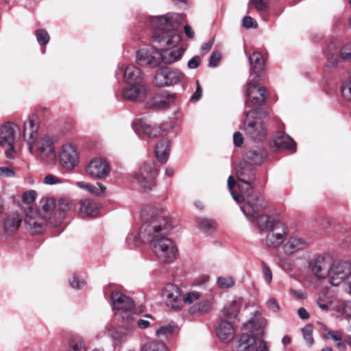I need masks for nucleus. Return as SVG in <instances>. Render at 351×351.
Instances as JSON below:
<instances>
[{
    "label": "nucleus",
    "mask_w": 351,
    "mask_h": 351,
    "mask_svg": "<svg viewBox=\"0 0 351 351\" xmlns=\"http://www.w3.org/2000/svg\"><path fill=\"white\" fill-rule=\"evenodd\" d=\"M141 238L150 243L152 250L160 262L173 263L178 257V250L175 243L165 236L171 229V225L165 212L149 208L141 212Z\"/></svg>",
    "instance_id": "obj_1"
},
{
    "label": "nucleus",
    "mask_w": 351,
    "mask_h": 351,
    "mask_svg": "<svg viewBox=\"0 0 351 351\" xmlns=\"http://www.w3.org/2000/svg\"><path fill=\"white\" fill-rule=\"evenodd\" d=\"M184 18V15L178 13L152 18V24L155 29L152 36L154 47L160 50L162 62L165 64L178 61L184 53L182 49L175 47L181 41V36L176 29Z\"/></svg>",
    "instance_id": "obj_2"
},
{
    "label": "nucleus",
    "mask_w": 351,
    "mask_h": 351,
    "mask_svg": "<svg viewBox=\"0 0 351 351\" xmlns=\"http://www.w3.org/2000/svg\"><path fill=\"white\" fill-rule=\"evenodd\" d=\"M38 129L39 125L36 121L35 117L29 116L27 122L23 125V137L31 153L35 152L45 162H53L56 158L54 136L49 134H43L38 137Z\"/></svg>",
    "instance_id": "obj_3"
},
{
    "label": "nucleus",
    "mask_w": 351,
    "mask_h": 351,
    "mask_svg": "<svg viewBox=\"0 0 351 351\" xmlns=\"http://www.w3.org/2000/svg\"><path fill=\"white\" fill-rule=\"evenodd\" d=\"M236 182L232 176H229L228 179V188L230 191L232 198L238 203L243 202L244 204L241 206V209L246 218L252 220L257 215L258 212L264 207V199L258 195H250L245 190L243 193L239 191L237 193L233 191Z\"/></svg>",
    "instance_id": "obj_4"
},
{
    "label": "nucleus",
    "mask_w": 351,
    "mask_h": 351,
    "mask_svg": "<svg viewBox=\"0 0 351 351\" xmlns=\"http://www.w3.org/2000/svg\"><path fill=\"white\" fill-rule=\"evenodd\" d=\"M245 119L243 121V130L250 139L261 142L267 136V130L263 119L265 113L258 108L245 110Z\"/></svg>",
    "instance_id": "obj_5"
},
{
    "label": "nucleus",
    "mask_w": 351,
    "mask_h": 351,
    "mask_svg": "<svg viewBox=\"0 0 351 351\" xmlns=\"http://www.w3.org/2000/svg\"><path fill=\"white\" fill-rule=\"evenodd\" d=\"M243 328L250 329L251 335H241L237 345L238 351H269L268 343L259 338L263 335L262 328L255 331L253 321L247 322Z\"/></svg>",
    "instance_id": "obj_6"
},
{
    "label": "nucleus",
    "mask_w": 351,
    "mask_h": 351,
    "mask_svg": "<svg viewBox=\"0 0 351 351\" xmlns=\"http://www.w3.org/2000/svg\"><path fill=\"white\" fill-rule=\"evenodd\" d=\"M55 208V201L51 197H43L40 201V209L38 213L34 211L30 206L25 208V222L30 228H41L43 223L39 221V217L45 220L50 219Z\"/></svg>",
    "instance_id": "obj_7"
},
{
    "label": "nucleus",
    "mask_w": 351,
    "mask_h": 351,
    "mask_svg": "<svg viewBox=\"0 0 351 351\" xmlns=\"http://www.w3.org/2000/svg\"><path fill=\"white\" fill-rule=\"evenodd\" d=\"M328 278L333 286H339L343 283L348 285V292L351 295V262L336 261L329 268Z\"/></svg>",
    "instance_id": "obj_8"
},
{
    "label": "nucleus",
    "mask_w": 351,
    "mask_h": 351,
    "mask_svg": "<svg viewBox=\"0 0 351 351\" xmlns=\"http://www.w3.org/2000/svg\"><path fill=\"white\" fill-rule=\"evenodd\" d=\"M158 174L155 163L149 161L141 165L139 172L136 173L134 178L144 191H148L156 186Z\"/></svg>",
    "instance_id": "obj_9"
},
{
    "label": "nucleus",
    "mask_w": 351,
    "mask_h": 351,
    "mask_svg": "<svg viewBox=\"0 0 351 351\" xmlns=\"http://www.w3.org/2000/svg\"><path fill=\"white\" fill-rule=\"evenodd\" d=\"M258 80L259 79H252L243 87V91L247 97L245 110L247 108L254 109L253 106H261L266 99V90L257 83Z\"/></svg>",
    "instance_id": "obj_10"
},
{
    "label": "nucleus",
    "mask_w": 351,
    "mask_h": 351,
    "mask_svg": "<svg viewBox=\"0 0 351 351\" xmlns=\"http://www.w3.org/2000/svg\"><path fill=\"white\" fill-rule=\"evenodd\" d=\"M15 128H19L12 122H6L0 126V145L5 148V154L10 159L16 156L14 147Z\"/></svg>",
    "instance_id": "obj_11"
},
{
    "label": "nucleus",
    "mask_w": 351,
    "mask_h": 351,
    "mask_svg": "<svg viewBox=\"0 0 351 351\" xmlns=\"http://www.w3.org/2000/svg\"><path fill=\"white\" fill-rule=\"evenodd\" d=\"M237 175L239 182L237 187L239 191L243 193L245 190L250 195H256L253 193L252 182L255 180L254 169L252 164L248 162H241L237 167Z\"/></svg>",
    "instance_id": "obj_12"
},
{
    "label": "nucleus",
    "mask_w": 351,
    "mask_h": 351,
    "mask_svg": "<svg viewBox=\"0 0 351 351\" xmlns=\"http://www.w3.org/2000/svg\"><path fill=\"white\" fill-rule=\"evenodd\" d=\"M111 302L117 315L121 317L123 321L130 322L132 317L129 312L134 308V301L119 291H114L111 293Z\"/></svg>",
    "instance_id": "obj_13"
},
{
    "label": "nucleus",
    "mask_w": 351,
    "mask_h": 351,
    "mask_svg": "<svg viewBox=\"0 0 351 351\" xmlns=\"http://www.w3.org/2000/svg\"><path fill=\"white\" fill-rule=\"evenodd\" d=\"M132 128L138 136L145 134L150 138L158 136H165L172 130V125L169 123H163L158 128H152L144 119H136L132 123Z\"/></svg>",
    "instance_id": "obj_14"
},
{
    "label": "nucleus",
    "mask_w": 351,
    "mask_h": 351,
    "mask_svg": "<svg viewBox=\"0 0 351 351\" xmlns=\"http://www.w3.org/2000/svg\"><path fill=\"white\" fill-rule=\"evenodd\" d=\"M184 75L178 69L162 68L158 70L154 77V83L159 87L169 86L181 82Z\"/></svg>",
    "instance_id": "obj_15"
},
{
    "label": "nucleus",
    "mask_w": 351,
    "mask_h": 351,
    "mask_svg": "<svg viewBox=\"0 0 351 351\" xmlns=\"http://www.w3.org/2000/svg\"><path fill=\"white\" fill-rule=\"evenodd\" d=\"M328 50L332 56L328 62L329 66H336L340 60L351 61V43L340 45L336 41H332L328 45Z\"/></svg>",
    "instance_id": "obj_16"
},
{
    "label": "nucleus",
    "mask_w": 351,
    "mask_h": 351,
    "mask_svg": "<svg viewBox=\"0 0 351 351\" xmlns=\"http://www.w3.org/2000/svg\"><path fill=\"white\" fill-rule=\"evenodd\" d=\"M110 166L104 159L96 158L91 160L86 166V173L94 179H106L110 173Z\"/></svg>",
    "instance_id": "obj_17"
},
{
    "label": "nucleus",
    "mask_w": 351,
    "mask_h": 351,
    "mask_svg": "<svg viewBox=\"0 0 351 351\" xmlns=\"http://www.w3.org/2000/svg\"><path fill=\"white\" fill-rule=\"evenodd\" d=\"M162 295L165 304L170 308L178 310L182 308V291L178 287L173 284L166 285Z\"/></svg>",
    "instance_id": "obj_18"
},
{
    "label": "nucleus",
    "mask_w": 351,
    "mask_h": 351,
    "mask_svg": "<svg viewBox=\"0 0 351 351\" xmlns=\"http://www.w3.org/2000/svg\"><path fill=\"white\" fill-rule=\"evenodd\" d=\"M287 229L282 221L276 222L274 226L267 231L266 245L269 247H278L287 235Z\"/></svg>",
    "instance_id": "obj_19"
},
{
    "label": "nucleus",
    "mask_w": 351,
    "mask_h": 351,
    "mask_svg": "<svg viewBox=\"0 0 351 351\" xmlns=\"http://www.w3.org/2000/svg\"><path fill=\"white\" fill-rule=\"evenodd\" d=\"M332 263V258L330 255L318 256L309 262V268L317 278H326L328 277L329 268Z\"/></svg>",
    "instance_id": "obj_20"
},
{
    "label": "nucleus",
    "mask_w": 351,
    "mask_h": 351,
    "mask_svg": "<svg viewBox=\"0 0 351 351\" xmlns=\"http://www.w3.org/2000/svg\"><path fill=\"white\" fill-rule=\"evenodd\" d=\"M136 61L142 66L155 68L162 62V56L158 49L154 51L143 49L136 51Z\"/></svg>",
    "instance_id": "obj_21"
},
{
    "label": "nucleus",
    "mask_w": 351,
    "mask_h": 351,
    "mask_svg": "<svg viewBox=\"0 0 351 351\" xmlns=\"http://www.w3.org/2000/svg\"><path fill=\"white\" fill-rule=\"evenodd\" d=\"M60 160L64 168L71 170L78 162V153L75 145L64 144L60 153Z\"/></svg>",
    "instance_id": "obj_22"
},
{
    "label": "nucleus",
    "mask_w": 351,
    "mask_h": 351,
    "mask_svg": "<svg viewBox=\"0 0 351 351\" xmlns=\"http://www.w3.org/2000/svg\"><path fill=\"white\" fill-rule=\"evenodd\" d=\"M149 89L142 83L131 84V86L125 88L122 93L124 99L131 101H143L147 97Z\"/></svg>",
    "instance_id": "obj_23"
},
{
    "label": "nucleus",
    "mask_w": 351,
    "mask_h": 351,
    "mask_svg": "<svg viewBox=\"0 0 351 351\" xmlns=\"http://www.w3.org/2000/svg\"><path fill=\"white\" fill-rule=\"evenodd\" d=\"M176 95L163 90L156 93L147 103L149 108L162 109L169 106L176 99Z\"/></svg>",
    "instance_id": "obj_24"
},
{
    "label": "nucleus",
    "mask_w": 351,
    "mask_h": 351,
    "mask_svg": "<svg viewBox=\"0 0 351 351\" xmlns=\"http://www.w3.org/2000/svg\"><path fill=\"white\" fill-rule=\"evenodd\" d=\"M234 322L220 317V321L216 328L218 338L224 343L231 341L235 337Z\"/></svg>",
    "instance_id": "obj_25"
},
{
    "label": "nucleus",
    "mask_w": 351,
    "mask_h": 351,
    "mask_svg": "<svg viewBox=\"0 0 351 351\" xmlns=\"http://www.w3.org/2000/svg\"><path fill=\"white\" fill-rule=\"evenodd\" d=\"M124 71V80L128 84L141 83L143 79L141 70L137 66L130 64L124 69L123 65H119L116 75L121 74Z\"/></svg>",
    "instance_id": "obj_26"
},
{
    "label": "nucleus",
    "mask_w": 351,
    "mask_h": 351,
    "mask_svg": "<svg viewBox=\"0 0 351 351\" xmlns=\"http://www.w3.org/2000/svg\"><path fill=\"white\" fill-rule=\"evenodd\" d=\"M308 247V243L303 238L294 236L290 237L283 245L284 252L292 255L305 250Z\"/></svg>",
    "instance_id": "obj_27"
},
{
    "label": "nucleus",
    "mask_w": 351,
    "mask_h": 351,
    "mask_svg": "<svg viewBox=\"0 0 351 351\" xmlns=\"http://www.w3.org/2000/svg\"><path fill=\"white\" fill-rule=\"evenodd\" d=\"M241 304L242 301L240 298L234 299L227 303L221 311L220 317L234 322L239 314Z\"/></svg>",
    "instance_id": "obj_28"
},
{
    "label": "nucleus",
    "mask_w": 351,
    "mask_h": 351,
    "mask_svg": "<svg viewBox=\"0 0 351 351\" xmlns=\"http://www.w3.org/2000/svg\"><path fill=\"white\" fill-rule=\"evenodd\" d=\"M78 213L82 217H95L99 213V207L97 202L90 199H83L80 202Z\"/></svg>",
    "instance_id": "obj_29"
},
{
    "label": "nucleus",
    "mask_w": 351,
    "mask_h": 351,
    "mask_svg": "<svg viewBox=\"0 0 351 351\" xmlns=\"http://www.w3.org/2000/svg\"><path fill=\"white\" fill-rule=\"evenodd\" d=\"M249 61L253 73L252 79H260L265 66V58L259 52H254L250 57Z\"/></svg>",
    "instance_id": "obj_30"
},
{
    "label": "nucleus",
    "mask_w": 351,
    "mask_h": 351,
    "mask_svg": "<svg viewBox=\"0 0 351 351\" xmlns=\"http://www.w3.org/2000/svg\"><path fill=\"white\" fill-rule=\"evenodd\" d=\"M266 207V202L264 200V207L261 208L257 213L256 216L252 219L250 220L247 218V219L250 222H254L255 220L257 221V224L258 227L262 230H266L267 231L270 228H271L273 226H274V223L276 222H279V220H276L271 217V216L268 215H259L260 212L263 210Z\"/></svg>",
    "instance_id": "obj_31"
},
{
    "label": "nucleus",
    "mask_w": 351,
    "mask_h": 351,
    "mask_svg": "<svg viewBox=\"0 0 351 351\" xmlns=\"http://www.w3.org/2000/svg\"><path fill=\"white\" fill-rule=\"evenodd\" d=\"M22 218L17 213H13L9 215L4 220L3 228L5 232L8 234H12L16 232L21 223Z\"/></svg>",
    "instance_id": "obj_32"
},
{
    "label": "nucleus",
    "mask_w": 351,
    "mask_h": 351,
    "mask_svg": "<svg viewBox=\"0 0 351 351\" xmlns=\"http://www.w3.org/2000/svg\"><path fill=\"white\" fill-rule=\"evenodd\" d=\"M75 184L80 189L88 191L91 195L99 197H104L106 195V187L100 182H97L94 185L84 182H77Z\"/></svg>",
    "instance_id": "obj_33"
},
{
    "label": "nucleus",
    "mask_w": 351,
    "mask_h": 351,
    "mask_svg": "<svg viewBox=\"0 0 351 351\" xmlns=\"http://www.w3.org/2000/svg\"><path fill=\"white\" fill-rule=\"evenodd\" d=\"M170 143L167 139L160 141L156 146L155 154L158 160L162 163H165L169 155Z\"/></svg>",
    "instance_id": "obj_34"
},
{
    "label": "nucleus",
    "mask_w": 351,
    "mask_h": 351,
    "mask_svg": "<svg viewBox=\"0 0 351 351\" xmlns=\"http://www.w3.org/2000/svg\"><path fill=\"white\" fill-rule=\"evenodd\" d=\"M274 145L279 149H287L291 152L295 151L294 141L285 134H279L274 138Z\"/></svg>",
    "instance_id": "obj_35"
},
{
    "label": "nucleus",
    "mask_w": 351,
    "mask_h": 351,
    "mask_svg": "<svg viewBox=\"0 0 351 351\" xmlns=\"http://www.w3.org/2000/svg\"><path fill=\"white\" fill-rule=\"evenodd\" d=\"M105 332L112 339L115 345L122 343L126 341V334L110 324H106Z\"/></svg>",
    "instance_id": "obj_36"
},
{
    "label": "nucleus",
    "mask_w": 351,
    "mask_h": 351,
    "mask_svg": "<svg viewBox=\"0 0 351 351\" xmlns=\"http://www.w3.org/2000/svg\"><path fill=\"white\" fill-rule=\"evenodd\" d=\"M266 156V152L263 149L252 150L246 154V158L254 165L262 163Z\"/></svg>",
    "instance_id": "obj_37"
},
{
    "label": "nucleus",
    "mask_w": 351,
    "mask_h": 351,
    "mask_svg": "<svg viewBox=\"0 0 351 351\" xmlns=\"http://www.w3.org/2000/svg\"><path fill=\"white\" fill-rule=\"evenodd\" d=\"M216 284L221 289H229L235 285L236 280L232 276H219L217 278Z\"/></svg>",
    "instance_id": "obj_38"
},
{
    "label": "nucleus",
    "mask_w": 351,
    "mask_h": 351,
    "mask_svg": "<svg viewBox=\"0 0 351 351\" xmlns=\"http://www.w3.org/2000/svg\"><path fill=\"white\" fill-rule=\"evenodd\" d=\"M141 351H167V348L163 343L149 340L143 344Z\"/></svg>",
    "instance_id": "obj_39"
},
{
    "label": "nucleus",
    "mask_w": 351,
    "mask_h": 351,
    "mask_svg": "<svg viewBox=\"0 0 351 351\" xmlns=\"http://www.w3.org/2000/svg\"><path fill=\"white\" fill-rule=\"evenodd\" d=\"M69 351H87L85 341L80 337L71 339L69 343Z\"/></svg>",
    "instance_id": "obj_40"
},
{
    "label": "nucleus",
    "mask_w": 351,
    "mask_h": 351,
    "mask_svg": "<svg viewBox=\"0 0 351 351\" xmlns=\"http://www.w3.org/2000/svg\"><path fill=\"white\" fill-rule=\"evenodd\" d=\"M326 338L332 339L335 343L338 348L342 351L346 350V346L343 340L342 336L339 331H330L326 334Z\"/></svg>",
    "instance_id": "obj_41"
},
{
    "label": "nucleus",
    "mask_w": 351,
    "mask_h": 351,
    "mask_svg": "<svg viewBox=\"0 0 351 351\" xmlns=\"http://www.w3.org/2000/svg\"><path fill=\"white\" fill-rule=\"evenodd\" d=\"M341 96L347 101H351V75L341 86Z\"/></svg>",
    "instance_id": "obj_42"
},
{
    "label": "nucleus",
    "mask_w": 351,
    "mask_h": 351,
    "mask_svg": "<svg viewBox=\"0 0 351 351\" xmlns=\"http://www.w3.org/2000/svg\"><path fill=\"white\" fill-rule=\"evenodd\" d=\"M73 206V201L67 197H60L58 200V209L63 213L71 210Z\"/></svg>",
    "instance_id": "obj_43"
},
{
    "label": "nucleus",
    "mask_w": 351,
    "mask_h": 351,
    "mask_svg": "<svg viewBox=\"0 0 351 351\" xmlns=\"http://www.w3.org/2000/svg\"><path fill=\"white\" fill-rule=\"evenodd\" d=\"M176 326L173 325H166L161 326L157 331L156 335L159 337L167 338L171 336L175 331Z\"/></svg>",
    "instance_id": "obj_44"
},
{
    "label": "nucleus",
    "mask_w": 351,
    "mask_h": 351,
    "mask_svg": "<svg viewBox=\"0 0 351 351\" xmlns=\"http://www.w3.org/2000/svg\"><path fill=\"white\" fill-rule=\"evenodd\" d=\"M304 339L308 345H312L314 342L313 337V326L311 324H306L302 329Z\"/></svg>",
    "instance_id": "obj_45"
},
{
    "label": "nucleus",
    "mask_w": 351,
    "mask_h": 351,
    "mask_svg": "<svg viewBox=\"0 0 351 351\" xmlns=\"http://www.w3.org/2000/svg\"><path fill=\"white\" fill-rule=\"evenodd\" d=\"M200 298V293L197 291H189L182 295L183 304L186 303L191 304L198 300Z\"/></svg>",
    "instance_id": "obj_46"
},
{
    "label": "nucleus",
    "mask_w": 351,
    "mask_h": 351,
    "mask_svg": "<svg viewBox=\"0 0 351 351\" xmlns=\"http://www.w3.org/2000/svg\"><path fill=\"white\" fill-rule=\"evenodd\" d=\"M198 228L204 232H209L213 228V224L209 219L202 218L197 221Z\"/></svg>",
    "instance_id": "obj_47"
},
{
    "label": "nucleus",
    "mask_w": 351,
    "mask_h": 351,
    "mask_svg": "<svg viewBox=\"0 0 351 351\" xmlns=\"http://www.w3.org/2000/svg\"><path fill=\"white\" fill-rule=\"evenodd\" d=\"M37 40L41 45H47L49 40V35L45 29H38L36 33Z\"/></svg>",
    "instance_id": "obj_48"
},
{
    "label": "nucleus",
    "mask_w": 351,
    "mask_h": 351,
    "mask_svg": "<svg viewBox=\"0 0 351 351\" xmlns=\"http://www.w3.org/2000/svg\"><path fill=\"white\" fill-rule=\"evenodd\" d=\"M43 182L48 185H53L63 183V180L52 174H47L43 180Z\"/></svg>",
    "instance_id": "obj_49"
},
{
    "label": "nucleus",
    "mask_w": 351,
    "mask_h": 351,
    "mask_svg": "<svg viewBox=\"0 0 351 351\" xmlns=\"http://www.w3.org/2000/svg\"><path fill=\"white\" fill-rule=\"evenodd\" d=\"M267 308L274 312L278 313L280 310V304L275 298H270L266 302Z\"/></svg>",
    "instance_id": "obj_50"
},
{
    "label": "nucleus",
    "mask_w": 351,
    "mask_h": 351,
    "mask_svg": "<svg viewBox=\"0 0 351 351\" xmlns=\"http://www.w3.org/2000/svg\"><path fill=\"white\" fill-rule=\"evenodd\" d=\"M263 274L265 282L270 284L272 280V272L270 268L265 263H262Z\"/></svg>",
    "instance_id": "obj_51"
},
{
    "label": "nucleus",
    "mask_w": 351,
    "mask_h": 351,
    "mask_svg": "<svg viewBox=\"0 0 351 351\" xmlns=\"http://www.w3.org/2000/svg\"><path fill=\"white\" fill-rule=\"evenodd\" d=\"M36 197V192L33 190H30L24 193L23 198L24 202L27 204H30L34 202Z\"/></svg>",
    "instance_id": "obj_52"
},
{
    "label": "nucleus",
    "mask_w": 351,
    "mask_h": 351,
    "mask_svg": "<svg viewBox=\"0 0 351 351\" xmlns=\"http://www.w3.org/2000/svg\"><path fill=\"white\" fill-rule=\"evenodd\" d=\"M243 25L246 29L256 28V21L250 16H245L242 21Z\"/></svg>",
    "instance_id": "obj_53"
},
{
    "label": "nucleus",
    "mask_w": 351,
    "mask_h": 351,
    "mask_svg": "<svg viewBox=\"0 0 351 351\" xmlns=\"http://www.w3.org/2000/svg\"><path fill=\"white\" fill-rule=\"evenodd\" d=\"M221 58V53L218 51H214L210 59L208 65L210 67H215L217 65Z\"/></svg>",
    "instance_id": "obj_54"
},
{
    "label": "nucleus",
    "mask_w": 351,
    "mask_h": 351,
    "mask_svg": "<svg viewBox=\"0 0 351 351\" xmlns=\"http://www.w3.org/2000/svg\"><path fill=\"white\" fill-rule=\"evenodd\" d=\"M250 3L258 10H264L267 8V0H250Z\"/></svg>",
    "instance_id": "obj_55"
},
{
    "label": "nucleus",
    "mask_w": 351,
    "mask_h": 351,
    "mask_svg": "<svg viewBox=\"0 0 351 351\" xmlns=\"http://www.w3.org/2000/svg\"><path fill=\"white\" fill-rule=\"evenodd\" d=\"M199 62L200 58L198 56H195L188 62V67L191 69H196L199 66Z\"/></svg>",
    "instance_id": "obj_56"
},
{
    "label": "nucleus",
    "mask_w": 351,
    "mask_h": 351,
    "mask_svg": "<svg viewBox=\"0 0 351 351\" xmlns=\"http://www.w3.org/2000/svg\"><path fill=\"white\" fill-rule=\"evenodd\" d=\"M234 144L237 147H240L243 143V137L241 132H236L233 136Z\"/></svg>",
    "instance_id": "obj_57"
},
{
    "label": "nucleus",
    "mask_w": 351,
    "mask_h": 351,
    "mask_svg": "<svg viewBox=\"0 0 351 351\" xmlns=\"http://www.w3.org/2000/svg\"><path fill=\"white\" fill-rule=\"evenodd\" d=\"M202 95V88L199 82H197V89L191 98V101H197Z\"/></svg>",
    "instance_id": "obj_58"
},
{
    "label": "nucleus",
    "mask_w": 351,
    "mask_h": 351,
    "mask_svg": "<svg viewBox=\"0 0 351 351\" xmlns=\"http://www.w3.org/2000/svg\"><path fill=\"white\" fill-rule=\"evenodd\" d=\"M70 284L73 288L80 289L83 287L84 283L80 281L76 276H73L70 280Z\"/></svg>",
    "instance_id": "obj_59"
},
{
    "label": "nucleus",
    "mask_w": 351,
    "mask_h": 351,
    "mask_svg": "<svg viewBox=\"0 0 351 351\" xmlns=\"http://www.w3.org/2000/svg\"><path fill=\"white\" fill-rule=\"evenodd\" d=\"M14 175V172L10 168L6 167H0V176L4 177H12Z\"/></svg>",
    "instance_id": "obj_60"
},
{
    "label": "nucleus",
    "mask_w": 351,
    "mask_h": 351,
    "mask_svg": "<svg viewBox=\"0 0 351 351\" xmlns=\"http://www.w3.org/2000/svg\"><path fill=\"white\" fill-rule=\"evenodd\" d=\"M289 293L291 295L295 297L297 299H305L306 298V295L300 290L290 289Z\"/></svg>",
    "instance_id": "obj_61"
},
{
    "label": "nucleus",
    "mask_w": 351,
    "mask_h": 351,
    "mask_svg": "<svg viewBox=\"0 0 351 351\" xmlns=\"http://www.w3.org/2000/svg\"><path fill=\"white\" fill-rule=\"evenodd\" d=\"M213 43H214L213 40H210L208 42L204 43L202 45V46L201 47V51L202 53L208 52L212 48Z\"/></svg>",
    "instance_id": "obj_62"
},
{
    "label": "nucleus",
    "mask_w": 351,
    "mask_h": 351,
    "mask_svg": "<svg viewBox=\"0 0 351 351\" xmlns=\"http://www.w3.org/2000/svg\"><path fill=\"white\" fill-rule=\"evenodd\" d=\"M136 324H137L138 327L140 328L141 329H145L149 326L150 322L149 320H147L146 319H139L137 321Z\"/></svg>",
    "instance_id": "obj_63"
},
{
    "label": "nucleus",
    "mask_w": 351,
    "mask_h": 351,
    "mask_svg": "<svg viewBox=\"0 0 351 351\" xmlns=\"http://www.w3.org/2000/svg\"><path fill=\"white\" fill-rule=\"evenodd\" d=\"M298 315L299 317L302 319H307L309 318V314L307 312V311L303 308V307H301L298 309Z\"/></svg>",
    "instance_id": "obj_64"
}]
</instances>
